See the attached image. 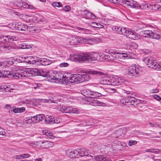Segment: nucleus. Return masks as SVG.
Here are the masks:
<instances>
[{
	"instance_id": "nucleus-50",
	"label": "nucleus",
	"mask_w": 161,
	"mask_h": 161,
	"mask_svg": "<svg viewBox=\"0 0 161 161\" xmlns=\"http://www.w3.org/2000/svg\"><path fill=\"white\" fill-rule=\"evenodd\" d=\"M77 29L78 30H79L82 31H83L82 32L83 33H86V31H87V29H85L84 28H81L79 27H77Z\"/></svg>"
},
{
	"instance_id": "nucleus-26",
	"label": "nucleus",
	"mask_w": 161,
	"mask_h": 161,
	"mask_svg": "<svg viewBox=\"0 0 161 161\" xmlns=\"http://www.w3.org/2000/svg\"><path fill=\"white\" fill-rule=\"evenodd\" d=\"M160 34H157L156 33L152 32L150 38L159 39L161 37Z\"/></svg>"
},
{
	"instance_id": "nucleus-11",
	"label": "nucleus",
	"mask_w": 161,
	"mask_h": 161,
	"mask_svg": "<svg viewBox=\"0 0 161 161\" xmlns=\"http://www.w3.org/2000/svg\"><path fill=\"white\" fill-rule=\"evenodd\" d=\"M34 61L35 62H39L42 65H47L51 64L52 63V61L49 59L42 58H37L36 60Z\"/></svg>"
},
{
	"instance_id": "nucleus-62",
	"label": "nucleus",
	"mask_w": 161,
	"mask_h": 161,
	"mask_svg": "<svg viewBox=\"0 0 161 161\" xmlns=\"http://www.w3.org/2000/svg\"><path fill=\"white\" fill-rule=\"evenodd\" d=\"M6 133L5 131H0V136H5Z\"/></svg>"
},
{
	"instance_id": "nucleus-25",
	"label": "nucleus",
	"mask_w": 161,
	"mask_h": 161,
	"mask_svg": "<svg viewBox=\"0 0 161 161\" xmlns=\"http://www.w3.org/2000/svg\"><path fill=\"white\" fill-rule=\"evenodd\" d=\"M133 34H131L129 36V38L134 40H137L140 38V36H138L135 32L133 31Z\"/></svg>"
},
{
	"instance_id": "nucleus-59",
	"label": "nucleus",
	"mask_w": 161,
	"mask_h": 161,
	"mask_svg": "<svg viewBox=\"0 0 161 161\" xmlns=\"http://www.w3.org/2000/svg\"><path fill=\"white\" fill-rule=\"evenodd\" d=\"M22 156L23 158H26L30 156L28 154H23Z\"/></svg>"
},
{
	"instance_id": "nucleus-2",
	"label": "nucleus",
	"mask_w": 161,
	"mask_h": 161,
	"mask_svg": "<svg viewBox=\"0 0 161 161\" xmlns=\"http://www.w3.org/2000/svg\"><path fill=\"white\" fill-rule=\"evenodd\" d=\"M74 56L75 61H82L86 63H94V61L98 60L100 59V57L98 53H80V54L75 55Z\"/></svg>"
},
{
	"instance_id": "nucleus-47",
	"label": "nucleus",
	"mask_w": 161,
	"mask_h": 161,
	"mask_svg": "<svg viewBox=\"0 0 161 161\" xmlns=\"http://www.w3.org/2000/svg\"><path fill=\"white\" fill-rule=\"evenodd\" d=\"M69 65V64L67 63H62L59 64V66L60 67H67Z\"/></svg>"
},
{
	"instance_id": "nucleus-24",
	"label": "nucleus",
	"mask_w": 161,
	"mask_h": 161,
	"mask_svg": "<svg viewBox=\"0 0 161 161\" xmlns=\"http://www.w3.org/2000/svg\"><path fill=\"white\" fill-rule=\"evenodd\" d=\"M89 73L91 75H104V73L102 72L96 71H90Z\"/></svg>"
},
{
	"instance_id": "nucleus-31",
	"label": "nucleus",
	"mask_w": 161,
	"mask_h": 161,
	"mask_svg": "<svg viewBox=\"0 0 161 161\" xmlns=\"http://www.w3.org/2000/svg\"><path fill=\"white\" fill-rule=\"evenodd\" d=\"M100 81L101 83L103 85H108L110 83L109 80H107L106 78H103L101 79Z\"/></svg>"
},
{
	"instance_id": "nucleus-17",
	"label": "nucleus",
	"mask_w": 161,
	"mask_h": 161,
	"mask_svg": "<svg viewBox=\"0 0 161 161\" xmlns=\"http://www.w3.org/2000/svg\"><path fill=\"white\" fill-rule=\"evenodd\" d=\"M76 75H77L76 74H71V75H70L69 79H70V80H71V83L74 82H76L77 83H79L78 78H75Z\"/></svg>"
},
{
	"instance_id": "nucleus-52",
	"label": "nucleus",
	"mask_w": 161,
	"mask_h": 161,
	"mask_svg": "<svg viewBox=\"0 0 161 161\" xmlns=\"http://www.w3.org/2000/svg\"><path fill=\"white\" fill-rule=\"evenodd\" d=\"M158 92V90L157 89H153L150 90V92L151 93H157Z\"/></svg>"
},
{
	"instance_id": "nucleus-43",
	"label": "nucleus",
	"mask_w": 161,
	"mask_h": 161,
	"mask_svg": "<svg viewBox=\"0 0 161 161\" xmlns=\"http://www.w3.org/2000/svg\"><path fill=\"white\" fill-rule=\"evenodd\" d=\"M140 35L144 37L151 38V35H150L149 33H143V34H142L141 33V31L140 32Z\"/></svg>"
},
{
	"instance_id": "nucleus-63",
	"label": "nucleus",
	"mask_w": 161,
	"mask_h": 161,
	"mask_svg": "<svg viewBox=\"0 0 161 161\" xmlns=\"http://www.w3.org/2000/svg\"><path fill=\"white\" fill-rule=\"evenodd\" d=\"M149 124L150 125V126L151 127H153L154 126H155V125H156V124L154 123H149Z\"/></svg>"
},
{
	"instance_id": "nucleus-16",
	"label": "nucleus",
	"mask_w": 161,
	"mask_h": 161,
	"mask_svg": "<svg viewBox=\"0 0 161 161\" xmlns=\"http://www.w3.org/2000/svg\"><path fill=\"white\" fill-rule=\"evenodd\" d=\"M49 75L47 76V78H49L48 80L51 81L52 82H56V78H57V76L56 75V72L54 73L52 71H49Z\"/></svg>"
},
{
	"instance_id": "nucleus-30",
	"label": "nucleus",
	"mask_w": 161,
	"mask_h": 161,
	"mask_svg": "<svg viewBox=\"0 0 161 161\" xmlns=\"http://www.w3.org/2000/svg\"><path fill=\"white\" fill-rule=\"evenodd\" d=\"M91 26L96 28H102L103 27V25L99 24L95 22L92 23Z\"/></svg>"
},
{
	"instance_id": "nucleus-38",
	"label": "nucleus",
	"mask_w": 161,
	"mask_h": 161,
	"mask_svg": "<svg viewBox=\"0 0 161 161\" xmlns=\"http://www.w3.org/2000/svg\"><path fill=\"white\" fill-rule=\"evenodd\" d=\"M121 28L118 27L117 26H115L114 28H113V30L115 31L117 33L119 34H121V32L120 28Z\"/></svg>"
},
{
	"instance_id": "nucleus-27",
	"label": "nucleus",
	"mask_w": 161,
	"mask_h": 161,
	"mask_svg": "<svg viewBox=\"0 0 161 161\" xmlns=\"http://www.w3.org/2000/svg\"><path fill=\"white\" fill-rule=\"evenodd\" d=\"M56 75L57 76V78H56V81L57 80L59 82L60 81H61V79L62 77H64V75H63L62 73L60 72H56Z\"/></svg>"
},
{
	"instance_id": "nucleus-44",
	"label": "nucleus",
	"mask_w": 161,
	"mask_h": 161,
	"mask_svg": "<svg viewBox=\"0 0 161 161\" xmlns=\"http://www.w3.org/2000/svg\"><path fill=\"white\" fill-rule=\"evenodd\" d=\"M137 141H133L131 140H130L129 142V145L130 146H132L133 145H135L137 143Z\"/></svg>"
},
{
	"instance_id": "nucleus-36",
	"label": "nucleus",
	"mask_w": 161,
	"mask_h": 161,
	"mask_svg": "<svg viewBox=\"0 0 161 161\" xmlns=\"http://www.w3.org/2000/svg\"><path fill=\"white\" fill-rule=\"evenodd\" d=\"M37 120L38 122L42 120L43 119H45V117L44 114H38L37 115Z\"/></svg>"
},
{
	"instance_id": "nucleus-58",
	"label": "nucleus",
	"mask_w": 161,
	"mask_h": 161,
	"mask_svg": "<svg viewBox=\"0 0 161 161\" xmlns=\"http://www.w3.org/2000/svg\"><path fill=\"white\" fill-rule=\"evenodd\" d=\"M154 6L156 8L155 9L161 10V7L159 5L155 4L154 5Z\"/></svg>"
},
{
	"instance_id": "nucleus-19",
	"label": "nucleus",
	"mask_w": 161,
	"mask_h": 161,
	"mask_svg": "<svg viewBox=\"0 0 161 161\" xmlns=\"http://www.w3.org/2000/svg\"><path fill=\"white\" fill-rule=\"evenodd\" d=\"M83 14H84L85 15H86L85 16V18L86 19H90L91 18H92V16H94V14L87 10L83 11Z\"/></svg>"
},
{
	"instance_id": "nucleus-46",
	"label": "nucleus",
	"mask_w": 161,
	"mask_h": 161,
	"mask_svg": "<svg viewBox=\"0 0 161 161\" xmlns=\"http://www.w3.org/2000/svg\"><path fill=\"white\" fill-rule=\"evenodd\" d=\"M24 6L25 8H27L29 9H32L33 8V6L29 5L27 3H24Z\"/></svg>"
},
{
	"instance_id": "nucleus-32",
	"label": "nucleus",
	"mask_w": 161,
	"mask_h": 161,
	"mask_svg": "<svg viewBox=\"0 0 161 161\" xmlns=\"http://www.w3.org/2000/svg\"><path fill=\"white\" fill-rule=\"evenodd\" d=\"M76 123V125L77 126H84L86 125V123L85 122H83L81 121H75Z\"/></svg>"
},
{
	"instance_id": "nucleus-64",
	"label": "nucleus",
	"mask_w": 161,
	"mask_h": 161,
	"mask_svg": "<svg viewBox=\"0 0 161 161\" xmlns=\"http://www.w3.org/2000/svg\"><path fill=\"white\" fill-rule=\"evenodd\" d=\"M5 89L3 85H0V92L3 91V89Z\"/></svg>"
},
{
	"instance_id": "nucleus-49",
	"label": "nucleus",
	"mask_w": 161,
	"mask_h": 161,
	"mask_svg": "<svg viewBox=\"0 0 161 161\" xmlns=\"http://www.w3.org/2000/svg\"><path fill=\"white\" fill-rule=\"evenodd\" d=\"M153 97L154 98V99H156L158 101H159L161 100V97L159 96H158L157 95H153Z\"/></svg>"
},
{
	"instance_id": "nucleus-15",
	"label": "nucleus",
	"mask_w": 161,
	"mask_h": 161,
	"mask_svg": "<svg viewBox=\"0 0 161 161\" xmlns=\"http://www.w3.org/2000/svg\"><path fill=\"white\" fill-rule=\"evenodd\" d=\"M94 159L96 161H109V158L105 155H99L95 156Z\"/></svg>"
},
{
	"instance_id": "nucleus-48",
	"label": "nucleus",
	"mask_w": 161,
	"mask_h": 161,
	"mask_svg": "<svg viewBox=\"0 0 161 161\" xmlns=\"http://www.w3.org/2000/svg\"><path fill=\"white\" fill-rule=\"evenodd\" d=\"M46 135L48 137H49L50 138L53 139V136L52 134L50 132H48V131H47V133H46Z\"/></svg>"
},
{
	"instance_id": "nucleus-40",
	"label": "nucleus",
	"mask_w": 161,
	"mask_h": 161,
	"mask_svg": "<svg viewBox=\"0 0 161 161\" xmlns=\"http://www.w3.org/2000/svg\"><path fill=\"white\" fill-rule=\"evenodd\" d=\"M42 102L44 101L45 103H56V102L55 100H54L53 99H49L48 100H46L44 99L43 100V99H42Z\"/></svg>"
},
{
	"instance_id": "nucleus-1",
	"label": "nucleus",
	"mask_w": 161,
	"mask_h": 161,
	"mask_svg": "<svg viewBox=\"0 0 161 161\" xmlns=\"http://www.w3.org/2000/svg\"><path fill=\"white\" fill-rule=\"evenodd\" d=\"M6 38L4 39L3 43L0 45V48L2 51L10 52L13 49H30L32 47L31 45L25 43L19 44L17 47L15 44L13 42L14 41L16 40L15 39V36H6Z\"/></svg>"
},
{
	"instance_id": "nucleus-33",
	"label": "nucleus",
	"mask_w": 161,
	"mask_h": 161,
	"mask_svg": "<svg viewBox=\"0 0 161 161\" xmlns=\"http://www.w3.org/2000/svg\"><path fill=\"white\" fill-rule=\"evenodd\" d=\"M122 53H114V57H115L116 58L122 59L124 58L123 56Z\"/></svg>"
},
{
	"instance_id": "nucleus-8",
	"label": "nucleus",
	"mask_w": 161,
	"mask_h": 161,
	"mask_svg": "<svg viewBox=\"0 0 161 161\" xmlns=\"http://www.w3.org/2000/svg\"><path fill=\"white\" fill-rule=\"evenodd\" d=\"M97 97L90 98L88 99V101L90 102L91 105L94 106H104L105 103L103 102H100L97 100Z\"/></svg>"
},
{
	"instance_id": "nucleus-45",
	"label": "nucleus",
	"mask_w": 161,
	"mask_h": 161,
	"mask_svg": "<svg viewBox=\"0 0 161 161\" xmlns=\"http://www.w3.org/2000/svg\"><path fill=\"white\" fill-rule=\"evenodd\" d=\"M83 151H85V152L84 153V156H86L88 157H91V158L92 157V156L88 154V152H89V150L86 149H83Z\"/></svg>"
},
{
	"instance_id": "nucleus-21",
	"label": "nucleus",
	"mask_w": 161,
	"mask_h": 161,
	"mask_svg": "<svg viewBox=\"0 0 161 161\" xmlns=\"http://www.w3.org/2000/svg\"><path fill=\"white\" fill-rule=\"evenodd\" d=\"M25 110L24 107L20 108H15L13 109L12 111L14 113H21L24 112Z\"/></svg>"
},
{
	"instance_id": "nucleus-54",
	"label": "nucleus",
	"mask_w": 161,
	"mask_h": 161,
	"mask_svg": "<svg viewBox=\"0 0 161 161\" xmlns=\"http://www.w3.org/2000/svg\"><path fill=\"white\" fill-rule=\"evenodd\" d=\"M65 9L64 10L66 11H67V12L69 11L71 9L70 6L69 5H67V6H65Z\"/></svg>"
},
{
	"instance_id": "nucleus-29",
	"label": "nucleus",
	"mask_w": 161,
	"mask_h": 161,
	"mask_svg": "<svg viewBox=\"0 0 161 161\" xmlns=\"http://www.w3.org/2000/svg\"><path fill=\"white\" fill-rule=\"evenodd\" d=\"M78 151V154L76 156V158H79L80 157L84 156V153L85 151H83V149L81 150L78 149L77 150Z\"/></svg>"
},
{
	"instance_id": "nucleus-42",
	"label": "nucleus",
	"mask_w": 161,
	"mask_h": 161,
	"mask_svg": "<svg viewBox=\"0 0 161 161\" xmlns=\"http://www.w3.org/2000/svg\"><path fill=\"white\" fill-rule=\"evenodd\" d=\"M69 77L70 76L67 77L66 76H64V77L62 78L61 80L63 82H64L66 83L67 81H68L69 80H70V79H69Z\"/></svg>"
},
{
	"instance_id": "nucleus-5",
	"label": "nucleus",
	"mask_w": 161,
	"mask_h": 161,
	"mask_svg": "<svg viewBox=\"0 0 161 161\" xmlns=\"http://www.w3.org/2000/svg\"><path fill=\"white\" fill-rule=\"evenodd\" d=\"M84 96L87 97L88 99L90 98H95L101 97L102 94L96 92H92L89 90H84L83 91Z\"/></svg>"
},
{
	"instance_id": "nucleus-12",
	"label": "nucleus",
	"mask_w": 161,
	"mask_h": 161,
	"mask_svg": "<svg viewBox=\"0 0 161 161\" xmlns=\"http://www.w3.org/2000/svg\"><path fill=\"white\" fill-rule=\"evenodd\" d=\"M143 61L145 64L148 65V67L151 68H153L154 64V63L156 62L151 57L150 58L148 57L144 58Z\"/></svg>"
},
{
	"instance_id": "nucleus-35",
	"label": "nucleus",
	"mask_w": 161,
	"mask_h": 161,
	"mask_svg": "<svg viewBox=\"0 0 161 161\" xmlns=\"http://www.w3.org/2000/svg\"><path fill=\"white\" fill-rule=\"evenodd\" d=\"M70 113L78 114L79 113V111L76 108H73L72 107H70Z\"/></svg>"
},
{
	"instance_id": "nucleus-3",
	"label": "nucleus",
	"mask_w": 161,
	"mask_h": 161,
	"mask_svg": "<svg viewBox=\"0 0 161 161\" xmlns=\"http://www.w3.org/2000/svg\"><path fill=\"white\" fill-rule=\"evenodd\" d=\"M24 72L29 76L39 75L47 78V76L49 75V71L44 69H30Z\"/></svg>"
},
{
	"instance_id": "nucleus-10",
	"label": "nucleus",
	"mask_w": 161,
	"mask_h": 161,
	"mask_svg": "<svg viewBox=\"0 0 161 161\" xmlns=\"http://www.w3.org/2000/svg\"><path fill=\"white\" fill-rule=\"evenodd\" d=\"M15 29L19 30L26 31L28 30V26L24 24H22L21 22H16L15 24H13Z\"/></svg>"
},
{
	"instance_id": "nucleus-6",
	"label": "nucleus",
	"mask_w": 161,
	"mask_h": 161,
	"mask_svg": "<svg viewBox=\"0 0 161 161\" xmlns=\"http://www.w3.org/2000/svg\"><path fill=\"white\" fill-rule=\"evenodd\" d=\"M140 71V69L138 67H136L135 65H133L129 67L128 73L129 75L137 76Z\"/></svg>"
},
{
	"instance_id": "nucleus-56",
	"label": "nucleus",
	"mask_w": 161,
	"mask_h": 161,
	"mask_svg": "<svg viewBox=\"0 0 161 161\" xmlns=\"http://www.w3.org/2000/svg\"><path fill=\"white\" fill-rule=\"evenodd\" d=\"M108 53L109 54H110V55L112 56V57H113L114 56V53H115L114 52H113V50H109L108 51Z\"/></svg>"
},
{
	"instance_id": "nucleus-13",
	"label": "nucleus",
	"mask_w": 161,
	"mask_h": 161,
	"mask_svg": "<svg viewBox=\"0 0 161 161\" xmlns=\"http://www.w3.org/2000/svg\"><path fill=\"white\" fill-rule=\"evenodd\" d=\"M77 39L79 42L81 43H86L91 44L92 42H94L96 40V39L94 38L89 39L80 36L78 37Z\"/></svg>"
},
{
	"instance_id": "nucleus-34",
	"label": "nucleus",
	"mask_w": 161,
	"mask_h": 161,
	"mask_svg": "<svg viewBox=\"0 0 161 161\" xmlns=\"http://www.w3.org/2000/svg\"><path fill=\"white\" fill-rule=\"evenodd\" d=\"M36 20L37 21V22H42L43 23H46L47 21L46 20L43 18L42 17H36Z\"/></svg>"
},
{
	"instance_id": "nucleus-18",
	"label": "nucleus",
	"mask_w": 161,
	"mask_h": 161,
	"mask_svg": "<svg viewBox=\"0 0 161 161\" xmlns=\"http://www.w3.org/2000/svg\"><path fill=\"white\" fill-rule=\"evenodd\" d=\"M54 118L51 116L47 115L45 119V121L47 124H53Z\"/></svg>"
},
{
	"instance_id": "nucleus-53",
	"label": "nucleus",
	"mask_w": 161,
	"mask_h": 161,
	"mask_svg": "<svg viewBox=\"0 0 161 161\" xmlns=\"http://www.w3.org/2000/svg\"><path fill=\"white\" fill-rule=\"evenodd\" d=\"M133 31H131L128 30V34H127V35H126L125 36L129 38V36H130L131 34H133Z\"/></svg>"
},
{
	"instance_id": "nucleus-37",
	"label": "nucleus",
	"mask_w": 161,
	"mask_h": 161,
	"mask_svg": "<svg viewBox=\"0 0 161 161\" xmlns=\"http://www.w3.org/2000/svg\"><path fill=\"white\" fill-rule=\"evenodd\" d=\"M52 5L54 7H62V4L60 2H53L52 3Z\"/></svg>"
},
{
	"instance_id": "nucleus-7",
	"label": "nucleus",
	"mask_w": 161,
	"mask_h": 161,
	"mask_svg": "<svg viewBox=\"0 0 161 161\" xmlns=\"http://www.w3.org/2000/svg\"><path fill=\"white\" fill-rule=\"evenodd\" d=\"M76 78H77L79 80V82H83L86 81H88L89 79H91V76L89 74H76Z\"/></svg>"
},
{
	"instance_id": "nucleus-60",
	"label": "nucleus",
	"mask_w": 161,
	"mask_h": 161,
	"mask_svg": "<svg viewBox=\"0 0 161 161\" xmlns=\"http://www.w3.org/2000/svg\"><path fill=\"white\" fill-rule=\"evenodd\" d=\"M3 87H4L5 89H3V90L4 91H5L6 92H7L8 91H9V90H6L7 88H8V87L7 86H3Z\"/></svg>"
},
{
	"instance_id": "nucleus-41",
	"label": "nucleus",
	"mask_w": 161,
	"mask_h": 161,
	"mask_svg": "<svg viewBox=\"0 0 161 161\" xmlns=\"http://www.w3.org/2000/svg\"><path fill=\"white\" fill-rule=\"evenodd\" d=\"M126 29L125 28H120L121 32V34H120V35H123L124 36H126L127 35V33H126Z\"/></svg>"
},
{
	"instance_id": "nucleus-9",
	"label": "nucleus",
	"mask_w": 161,
	"mask_h": 161,
	"mask_svg": "<svg viewBox=\"0 0 161 161\" xmlns=\"http://www.w3.org/2000/svg\"><path fill=\"white\" fill-rule=\"evenodd\" d=\"M125 103H130L131 105H133L134 104H137L141 103V100H137L135 97H129L128 96L125 98Z\"/></svg>"
},
{
	"instance_id": "nucleus-4",
	"label": "nucleus",
	"mask_w": 161,
	"mask_h": 161,
	"mask_svg": "<svg viewBox=\"0 0 161 161\" xmlns=\"http://www.w3.org/2000/svg\"><path fill=\"white\" fill-rule=\"evenodd\" d=\"M22 71L21 70V71ZM24 71L21 72V73L19 72H11L9 70H5L4 71H1V78H12L14 77V78L16 79H18L20 77H24L25 76L23 74H25L23 73Z\"/></svg>"
},
{
	"instance_id": "nucleus-39",
	"label": "nucleus",
	"mask_w": 161,
	"mask_h": 161,
	"mask_svg": "<svg viewBox=\"0 0 161 161\" xmlns=\"http://www.w3.org/2000/svg\"><path fill=\"white\" fill-rule=\"evenodd\" d=\"M31 120L33 122L36 123L38 122L37 120V115L36 116L31 117Z\"/></svg>"
},
{
	"instance_id": "nucleus-61",
	"label": "nucleus",
	"mask_w": 161,
	"mask_h": 161,
	"mask_svg": "<svg viewBox=\"0 0 161 161\" xmlns=\"http://www.w3.org/2000/svg\"><path fill=\"white\" fill-rule=\"evenodd\" d=\"M8 63L9 65H11L14 64V62L12 60H9L8 61Z\"/></svg>"
},
{
	"instance_id": "nucleus-57",
	"label": "nucleus",
	"mask_w": 161,
	"mask_h": 161,
	"mask_svg": "<svg viewBox=\"0 0 161 161\" xmlns=\"http://www.w3.org/2000/svg\"><path fill=\"white\" fill-rule=\"evenodd\" d=\"M60 119L59 118L57 119H53V123H58L60 122Z\"/></svg>"
},
{
	"instance_id": "nucleus-22",
	"label": "nucleus",
	"mask_w": 161,
	"mask_h": 161,
	"mask_svg": "<svg viewBox=\"0 0 161 161\" xmlns=\"http://www.w3.org/2000/svg\"><path fill=\"white\" fill-rule=\"evenodd\" d=\"M49 142L48 141H40L37 142H35V144L36 145V147H37L39 148L42 147V144H43L44 143H48Z\"/></svg>"
},
{
	"instance_id": "nucleus-23",
	"label": "nucleus",
	"mask_w": 161,
	"mask_h": 161,
	"mask_svg": "<svg viewBox=\"0 0 161 161\" xmlns=\"http://www.w3.org/2000/svg\"><path fill=\"white\" fill-rule=\"evenodd\" d=\"M70 107H62L60 110L64 113H70Z\"/></svg>"
},
{
	"instance_id": "nucleus-55",
	"label": "nucleus",
	"mask_w": 161,
	"mask_h": 161,
	"mask_svg": "<svg viewBox=\"0 0 161 161\" xmlns=\"http://www.w3.org/2000/svg\"><path fill=\"white\" fill-rule=\"evenodd\" d=\"M127 6H130L131 8H134L136 7L135 5L132 3H127Z\"/></svg>"
},
{
	"instance_id": "nucleus-20",
	"label": "nucleus",
	"mask_w": 161,
	"mask_h": 161,
	"mask_svg": "<svg viewBox=\"0 0 161 161\" xmlns=\"http://www.w3.org/2000/svg\"><path fill=\"white\" fill-rule=\"evenodd\" d=\"M124 82V80L119 78L117 79H116L115 81L113 82V85L119 86L123 84Z\"/></svg>"
},
{
	"instance_id": "nucleus-14",
	"label": "nucleus",
	"mask_w": 161,
	"mask_h": 161,
	"mask_svg": "<svg viewBox=\"0 0 161 161\" xmlns=\"http://www.w3.org/2000/svg\"><path fill=\"white\" fill-rule=\"evenodd\" d=\"M78 153V151L76 149L73 150L71 149L68 150L66 153V155L69 157L75 158H76V156Z\"/></svg>"
},
{
	"instance_id": "nucleus-51",
	"label": "nucleus",
	"mask_w": 161,
	"mask_h": 161,
	"mask_svg": "<svg viewBox=\"0 0 161 161\" xmlns=\"http://www.w3.org/2000/svg\"><path fill=\"white\" fill-rule=\"evenodd\" d=\"M153 31H151L148 30H145L144 31H141V33L143 34V33H149L150 35H152Z\"/></svg>"
},
{
	"instance_id": "nucleus-28",
	"label": "nucleus",
	"mask_w": 161,
	"mask_h": 161,
	"mask_svg": "<svg viewBox=\"0 0 161 161\" xmlns=\"http://www.w3.org/2000/svg\"><path fill=\"white\" fill-rule=\"evenodd\" d=\"M154 64H155L153 65L152 69L157 70H161V64H159L156 62L154 63Z\"/></svg>"
}]
</instances>
